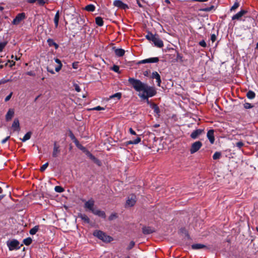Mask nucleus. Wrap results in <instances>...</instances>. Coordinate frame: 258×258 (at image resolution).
Segmentation results:
<instances>
[{"instance_id":"nucleus-24","label":"nucleus","mask_w":258,"mask_h":258,"mask_svg":"<svg viewBox=\"0 0 258 258\" xmlns=\"http://www.w3.org/2000/svg\"><path fill=\"white\" fill-rule=\"evenodd\" d=\"M79 217L87 223H89L90 222L89 218L86 215L84 214H80L79 215Z\"/></svg>"},{"instance_id":"nucleus-23","label":"nucleus","mask_w":258,"mask_h":258,"mask_svg":"<svg viewBox=\"0 0 258 258\" xmlns=\"http://www.w3.org/2000/svg\"><path fill=\"white\" fill-rule=\"evenodd\" d=\"M59 19V11H57L56 13L54 18V22L55 24V27L57 28L58 25V22Z\"/></svg>"},{"instance_id":"nucleus-26","label":"nucleus","mask_w":258,"mask_h":258,"mask_svg":"<svg viewBox=\"0 0 258 258\" xmlns=\"http://www.w3.org/2000/svg\"><path fill=\"white\" fill-rule=\"evenodd\" d=\"M205 247V245L200 243L194 244L191 245V247L194 249H199Z\"/></svg>"},{"instance_id":"nucleus-31","label":"nucleus","mask_w":258,"mask_h":258,"mask_svg":"<svg viewBox=\"0 0 258 258\" xmlns=\"http://www.w3.org/2000/svg\"><path fill=\"white\" fill-rule=\"evenodd\" d=\"M39 230V226H34L33 228H32V229H30V234L31 235H34L36 233V232L38 231Z\"/></svg>"},{"instance_id":"nucleus-7","label":"nucleus","mask_w":258,"mask_h":258,"mask_svg":"<svg viewBox=\"0 0 258 258\" xmlns=\"http://www.w3.org/2000/svg\"><path fill=\"white\" fill-rule=\"evenodd\" d=\"M94 201L92 199H91L85 202L84 204V208L92 212V210H94L95 209L94 208Z\"/></svg>"},{"instance_id":"nucleus-53","label":"nucleus","mask_w":258,"mask_h":258,"mask_svg":"<svg viewBox=\"0 0 258 258\" xmlns=\"http://www.w3.org/2000/svg\"><path fill=\"white\" fill-rule=\"evenodd\" d=\"M10 139V136H8L5 139H3L2 141V144H5L6 143V142Z\"/></svg>"},{"instance_id":"nucleus-32","label":"nucleus","mask_w":258,"mask_h":258,"mask_svg":"<svg viewBox=\"0 0 258 258\" xmlns=\"http://www.w3.org/2000/svg\"><path fill=\"white\" fill-rule=\"evenodd\" d=\"M31 132H28L26 133L25 136H24L23 138L22 139V141L23 142H26V141L29 140L31 138Z\"/></svg>"},{"instance_id":"nucleus-27","label":"nucleus","mask_w":258,"mask_h":258,"mask_svg":"<svg viewBox=\"0 0 258 258\" xmlns=\"http://www.w3.org/2000/svg\"><path fill=\"white\" fill-rule=\"evenodd\" d=\"M95 22L96 24L99 26H102L104 24L103 19L100 17H97L95 18Z\"/></svg>"},{"instance_id":"nucleus-50","label":"nucleus","mask_w":258,"mask_h":258,"mask_svg":"<svg viewBox=\"0 0 258 258\" xmlns=\"http://www.w3.org/2000/svg\"><path fill=\"white\" fill-rule=\"evenodd\" d=\"M62 65H58L57 67H55V70L56 72H58L61 69Z\"/></svg>"},{"instance_id":"nucleus-35","label":"nucleus","mask_w":258,"mask_h":258,"mask_svg":"<svg viewBox=\"0 0 258 258\" xmlns=\"http://www.w3.org/2000/svg\"><path fill=\"white\" fill-rule=\"evenodd\" d=\"M121 94L120 93H116L111 95L110 97V98L112 99L114 98H116L117 100H119L121 98Z\"/></svg>"},{"instance_id":"nucleus-42","label":"nucleus","mask_w":258,"mask_h":258,"mask_svg":"<svg viewBox=\"0 0 258 258\" xmlns=\"http://www.w3.org/2000/svg\"><path fill=\"white\" fill-rule=\"evenodd\" d=\"M244 107L245 109H250L253 107V106L249 103H245L244 104Z\"/></svg>"},{"instance_id":"nucleus-46","label":"nucleus","mask_w":258,"mask_h":258,"mask_svg":"<svg viewBox=\"0 0 258 258\" xmlns=\"http://www.w3.org/2000/svg\"><path fill=\"white\" fill-rule=\"evenodd\" d=\"M135 245V242L133 241H132L130 242L127 249L128 250H130L131 249H132Z\"/></svg>"},{"instance_id":"nucleus-29","label":"nucleus","mask_w":258,"mask_h":258,"mask_svg":"<svg viewBox=\"0 0 258 258\" xmlns=\"http://www.w3.org/2000/svg\"><path fill=\"white\" fill-rule=\"evenodd\" d=\"M47 43L49 46H54L55 49H57L58 47V44H57L54 41L51 39H48L47 40Z\"/></svg>"},{"instance_id":"nucleus-2","label":"nucleus","mask_w":258,"mask_h":258,"mask_svg":"<svg viewBox=\"0 0 258 258\" xmlns=\"http://www.w3.org/2000/svg\"><path fill=\"white\" fill-rule=\"evenodd\" d=\"M93 235L105 242H109L113 240L111 236L106 235L104 232L100 230L95 231Z\"/></svg>"},{"instance_id":"nucleus-11","label":"nucleus","mask_w":258,"mask_h":258,"mask_svg":"<svg viewBox=\"0 0 258 258\" xmlns=\"http://www.w3.org/2000/svg\"><path fill=\"white\" fill-rule=\"evenodd\" d=\"M207 137L208 138L210 143L211 144H213L215 142L214 130H209L207 133Z\"/></svg>"},{"instance_id":"nucleus-57","label":"nucleus","mask_w":258,"mask_h":258,"mask_svg":"<svg viewBox=\"0 0 258 258\" xmlns=\"http://www.w3.org/2000/svg\"><path fill=\"white\" fill-rule=\"evenodd\" d=\"M12 96V93H11L10 94H9L8 96H7L6 98H5V101H9L11 97Z\"/></svg>"},{"instance_id":"nucleus-17","label":"nucleus","mask_w":258,"mask_h":258,"mask_svg":"<svg viewBox=\"0 0 258 258\" xmlns=\"http://www.w3.org/2000/svg\"><path fill=\"white\" fill-rule=\"evenodd\" d=\"M92 213L94 215H97L99 217H102L103 218H105L106 217L105 213L104 211L99 210L97 209H94V210H92Z\"/></svg>"},{"instance_id":"nucleus-5","label":"nucleus","mask_w":258,"mask_h":258,"mask_svg":"<svg viewBox=\"0 0 258 258\" xmlns=\"http://www.w3.org/2000/svg\"><path fill=\"white\" fill-rule=\"evenodd\" d=\"M25 18V14L24 13L18 14L13 20L12 24L14 25H18Z\"/></svg>"},{"instance_id":"nucleus-47","label":"nucleus","mask_w":258,"mask_h":258,"mask_svg":"<svg viewBox=\"0 0 258 258\" xmlns=\"http://www.w3.org/2000/svg\"><path fill=\"white\" fill-rule=\"evenodd\" d=\"M199 45L203 47H206L207 46L206 42L204 40L200 41Z\"/></svg>"},{"instance_id":"nucleus-37","label":"nucleus","mask_w":258,"mask_h":258,"mask_svg":"<svg viewBox=\"0 0 258 258\" xmlns=\"http://www.w3.org/2000/svg\"><path fill=\"white\" fill-rule=\"evenodd\" d=\"M221 156V154L220 152H215L213 156V159L214 160H217L218 159H219L220 158V157Z\"/></svg>"},{"instance_id":"nucleus-21","label":"nucleus","mask_w":258,"mask_h":258,"mask_svg":"<svg viewBox=\"0 0 258 258\" xmlns=\"http://www.w3.org/2000/svg\"><path fill=\"white\" fill-rule=\"evenodd\" d=\"M30 3H34L37 2L38 4L40 6H43L46 3H47L48 0H27Z\"/></svg>"},{"instance_id":"nucleus-56","label":"nucleus","mask_w":258,"mask_h":258,"mask_svg":"<svg viewBox=\"0 0 258 258\" xmlns=\"http://www.w3.org/2000/svg\"><path fill=\"white\" fill-rule=\"evenodd\" d=\"M75 90L78 92L81 91V89L80 88V87L78 85H75Z\"/></svg>"},{"instance_id":"nucleus-34","label":"nucleus","mask_w":258,"mask_h":258,"mask_svg":"<svg viewBox=\"0 0 258 258\" xmlns=\"http://www.w3.org/2000/svg\"><path fill=\"white\" fill-rule=\"evenodd\" d=\"M156 35H153V34H152L151 33H149L146 36V38L150 40V41H153V40L154 39L155 36Z\"/></svg>"},{"instance_id":"nucleus-1","label":"nucleus","mask_w":258,"mask_h":258,"mask_svg":"<svg viewBox=\"0 0 258 258\" xmlns=\"http://www.w3.org/2000/svg\"><path fill=\"white\" fill-rule=\"evenodd\" d=\"M128 82L132 85L134 89L139 92V96L142 99L146 100L150 107L153 109L154 112L159 116L160 109L157 104L151 103L148 100L149 97H152L156 95V91L152 87L149 86L147 84L142 82L140 80L130 78Z\"/></svg>"},{"instance_id":"nucleus-60","label":"nucleus","mask_w":258,"mask_h":258,"mask_svg":"<svg viewBox=\"0 0 258 258\" xmlns=\"http://www.w3.org/2000/svg\"><path fill=\"white\" fill-rule=\"evenodd\" d=\"M47 70L48 72L52 74H54V72L53 70H50L48 68H47Z\"/></svg>"},{"instance_id":"nucleus-28","label":"nucleus","mask_w":258,"mask_h":258,"mask_svg":"<svg viewBox=\"0 0 258 258\" xmlns=\"http://www.w3.org/2000/svg\"><path fill=\"white\" fill-rule=\"evenodd\" d=\"M74 142L76 146L79 149H80V150H81L83 152H85L86 151V149L85 148V147H83L82 145H81L79 143V142L77 139L74 140Z\"/></svg>"},{"instance_id":"nucleus-10","label":"nucleus","mask_w":258,"mask_h":258,"mask_svg":"<svg viewBox=\"0 0 258 258\" xmlns=\"http://www.w3.org/2000/svg\"><path fill=\"white\" fill-rule=\"evenodd\" d=\"M155 46H156L158 47L161 48L163 46V42L162 40H161L158 36L155 35L154 39L152 41Z\"/></svg>"},{"instance_id":"nucleus-22","label":"nucleus","mask_w":258,"mask_h":258,"mask_svg":"<svg viewBox=\"0 0 258 258\" xmlns=\"http://www.w3.org/2000/svg\"><path fill=\"white\" fill-rule=\"evenodd\" d=\"M143 232L145 234H149L154 232V230L149 227H144L143 228Z\"/></svg>"},{"instance_id":"nucleus-38","label":"nucleus","mask_w":258,"mask_h":258,"mask_svg":"<svg viewBox=\"0 0 258 258\" xmlns=\"http://www.w3.org/2000/svg\"><path fill=\"white\" fill-rule=\"evenodd\" d=\"M8 42L7 41H3L0 42V52H2L5 46L7 45Z\"/></svg>"},{"instance_id":"nucleus-43","label":"nucleus","mask_w":258,"mask_h":258,"mask_svg":"<svg viewBox=\"0 0 258 258\" xmlns=\"http://www.w3.org/2000/svg\"><path fill=\"white\" fill-rule=\"evenodd\" d=\"M91 110H98V111H99V110H104V108L102 107H101L100 106H96L95 107H94V108L91 109Z\"/></svg>"},{"instance_id":"nucleus-59","label":"nucleus","mask_w":258,"mask_h":258,"mask_svg":"<svg viewBox=\"0 0 258 258\" xmlns=\"http://www.w3.org/2000/svg\"><path fill=\"white\" fill-rule=\"evenodd\" d=\"M55 61L58 64V65H62V63L60 60L58 58H55Z\"/></svg>"},{"instance_id":"nucleus-9","label":"nucleus","mask_w":258,"mask_h":258,"mask_svg":"<svg viewBox=\"0 0 258 258\" xmlns=\"http://www.w3.org/2000/svg\"><path fill=\"white\" fill-rule=\"evenodd\" d=\"M136 202V196L134 195H131L128 197L126 201V205L129 207H132L135 205Z\"/></svg>"},{"instance_id":"nucleus-44","label":"nucleus","mask_w":258,"mask_h":258,"mask_svg":"<svg viewBox=\"0 0 258 258\" xmlns=\"http://www.w3.org/2000/svg\"><path fill=\"white\" fill-rule=\"evenodd\" d=\"M48 165V163H46L44 164H43L40 168L41 171H44L46 169V168L47 167Z\"/></svg>"},{"instance_id":"nucleus-48","label":"nucleus","mask_w":258,"mask_h":258,"mask_svg":"<svg viewBox=\"0 0 258 258\" xmlns=\"http://www.w3.org/2000/svg\"><path fill=\"white\" fill-rule=\"evenodd\" d=\"M243 143L241 141L238 142L236 144V146L239 149L241 148L243 146Z\"/></svg>"},{"instance_id":"nucleus-54","label":"nucleus","mask_w":258,"mask_h":258,"mask_svg":"<svg viewBox=\"0 0 258 258\" xmlns=\"http://www.w3.org/2000/svg\"><path fill=\"white\" fill-rule=\"evenodd\" d=\"M129 132L131 134L133 135H136V133L135 132V131H134L132 128H130L129 129Z\"/></svg>"},{"instance_id":"nucleus-36","label":"nucleus","mask_w":258,"mask_h":258,"mask_svg":"<svg viewBox=\"0 0 258 258\" xmlns=\"http://www.w3.org/2000/svg\"><path fill=\"white\" fill-rule=\"evenodd\" d=\"M32 242V240L31 238L28 237L24 239L23 242L26 245H30Z\"/></svg>"},{"instance_id":"nucleus-33","label":"nucleus","mask_w":258,"mask_h":258,"mask_svg":"<svg viewBox=\"0 0 258 258\" xmlns=\"http://www.w3.org/2000/svg\"><path fill=\"white\" fill-rule=\"evenodd\" d=\"M84 152L86 153V155L92 160L93 161L94 159H95L96 157L87 150H86V151Z\"/></svg>"},{"instance_id":"nucleus-62","label":"nucleus","mask_w":258,"mask_h":258,"mask_svg":"<svg viewBox=\"0 0 258 258\" xmlns=\"http://www.w3.org/2000/svg\"><path fill=\"white\" fill-rule=\"evenodd\" d=\"M137 3H138V5H139V6L140 7H142V5L141 4V3H140L139 2H138H138H137Z\"/></svg>"},{"instance_id":"nucleus-52","label":"nucleus","mask_w":258,"mask_h":258,"mask_svg":"<svg viewBox=\"0 0 258 258\" xmlns=\"http://www.w3.org/2000/svg\"><path fill=\"white\" fill-rule=\"evenodd\" d=\"M26 74L27 75L31 76H34L35 75V74L32 71L27 72Z\"/></svg>"},{"instance_id":"nucleus-6","label":"nucleus","mask_w":258,"mask_h":258,"mask_svg":"<svg viewBox=\"0 0 258 258\" xmlns=\"http://www.w3.org/2000/svg\"><path fill=\"white\" fill-rule=\"evenodd\" d=\"M113 5L115 7H117L118 8H120L123 10L128 9V6L120 0L114 1L113 2Z\"/></svg>"},{"instance_id":"nucleus-64","label":"nucleus","mask_w":258,"mask_h":258,"mask_svg":"<svg viewBox=\"0 0 258 258\" xmlns=\"http://www.w3.org/2000/svg\"><path fill=\"white\" fill-rule=\"evenodd\" d=\"M256 48L258 49V42L256 43Z\"/></svg>"},{"instance_id":"nucleus-20","label":"nucleus","mask_w":258,"mask_h":258,"mask_svg":"<svg viewBox=\"0 0 258 258\" xmlns=\"http://www.w3.org/2000/svg\"><path fill=\"white\" fill-rule=\"evenodd\" d=\"M114 52L117 56L121 57L124 54L125 51L122 48H117L114 50Z\"/></svg>"},{"instance_id":"nucleus-8","label":"nucleus","mask_w":258,"mask_h":258,"mask_svg":"<svg viewBox=\"0 0 258 258\" xmlns=\"http://www.w3.org/2000/svg\"><path fill=\"white\" fill-rule=\"evenodd\" d=\"M159 61V58L157 57H151L145 59H143L140 61L138 63L139 64H143L146 63H155Z\"/></svg>"},{"instance_id":"nucleus-61","label":"nucleus","mask_w":258,"mask_h":258,"mask_svg":"<svg viewBox=\"0 0 258 258\" xmlns=\"http://www.w3.org/2000/svg\"><path fill=\"white\" fill-rule=\"evenodd\" d=\"M208 1V0H193V1H194V2H207Z\"/></svg>"},{"instance_id":"nucleus-63","label":"nucleus","mask_w":258,"mask_h":258,"mask_svg":"<svg viewBox=\"0 0 258 258\" xmlns=\"http://www.w3.org/2000/svg\"><path fill=\"white\" fill-rule=\"evenodd\" d=\"M3 192V189L2 188L0 187V194H2Z\"/></svg>"},{"instance_id":"nucleus-55","label":"nucleus","mask_w":258,"mask_h":258,"mask_svg":"<svg viewBox=\"0 0 258 258\" xmlns=\"http://www.w3.org/2000/svg\"><path fill=\"white\" fill-rule=\"evenodd\" d=\"M93 161L97 165H100V161L96 158H95V159H94Z\"/></svg>"},{"instance_id":"nucleus-15","label":"nucleus","mask_w":258,"mask_h":258,"mask_svg":"<svg viewBox=\"0 0 258 258\" xmlns=\"http://www.w3.org/2000/svg\"><path fill=\"white\" fill-rule=\"evenodd\" d=\"M203 132V130L201 129L196 130L191 133L190 137L193 139H196L198 137V136L202 134Z\"/></svg>"},{"instance_id":"nucleus-18","label":"nucleus","mask_w":258,"mask_h":258,"mask_svg":"<svg viewBox=\"0 0 258 258\" xmlns=\"http://www.w3.org/2000/svg\"><path fill=\"white\" fill-rule=\"evenodd\" d=\"M141 141V138L139 136H137L136 138L132 141H129L126 142H125V145L126 146L131 144H137L139 143Z\"/></svg>"},{"instance_id":"nucleus-40","label":"nucleus","mask_w":258,"mask_h":258,"mask_svg":"<svg viewBox=\"0 0 258 258\" xmlns=\"http://www.w3.org/2000/svg\"><path fill=\"white\" fill-rule=\"evenodd\" d=\"M214 9V6L212 5L211 7L203 8L202 9V11L204 12H209V11H211V10H213Z\"/></svg>"},{"instance_id":"nucleus-19","label":"nucleus","mask_w":258,"mask_h":258,"mask_svg":"<svg viewBox=\"0 0 258 258\" xmlns=\"http://www.w3.org/2000/svg\"><path fill=\"white\" fill-rule=\"evenodd\" d=\"M14 109H10L6 115V119L7 121H9L13 117V116H14Z\"/></svg>"},{"instance_id":"nucleus-14","label":"nucleus","mask_w":258,"mask_h":258,"mask_svg":"<svg viewBox=\"0 0 258 258\" xmlns=\"http://www.w3.org/2000/svg\"><path fill=\"white\" fill-rule=\"evenodd\" d=\"M152 78L156 80L157 85L160 86L161 80L160 75L157 72H153L152 74Z\"/></svg>"},{"instance_id":"nucleus-12","label":"nucleus","mask_w":258,"mask_h":258,"mask_svg":"<svg viewBox=\"0 0 258 258\" xmlns=\"http://www.w3.org/2000/svg\"><path fill=\"white\" fill-rule=\"evenodd\" d=\"M12 128L14 131H20V123L19 120L18 118H15L12 125Z\"/></svg>"},{"instance_id":"nucleus-39","label":"nucleus","mask_w":258,"mask_h":258,"mask_svg":"<svg viewBox=\"0 0 258 258\" xmlns=\"http://www.w3.org/2000/svg\"><path fill=\"white\" fill-rule=\"evenodd\" d=\"M55 191L57 192H62L63 191V188L60 186H56L54 188Z\"/></svg>"},{"instance_id":"nucleus-41","label":"nucleus","mask_w":258,"mask_h":258,"mask_svg":"<svg viewBox=\"0 0 258 258\" xmlns=\"http://www.w3.org/2000/svg\"><path fill=\"white\" fill-rule=\"evenodd\" d=\"M238 7H239V3H237V2H235L234 4V5H233V6L231 8L230 10L231 11H234L235 9L238 8Z\"/></svg>"},{"instance_id":"nucleus-16","label":"nucleus","mask_w":258,"mask_h":258,"mask_svg":"<svg viewBox=\"0 0 258 258\" xmlns=\"http://www.w3.org/2000/svg\"><path fill=\"white\" fill-rule=\"evenodd\" d=\"M246 13V11L244 10H241L240 12L237 13L236 14L233 16L232 20H239Z\"/></svg>"},{"instance_id":"nucleus-49","label":"nucleus","mask_w":258,"mask_h":258,"mask_svg":"<svg viewBox=\"0 0 258 258\" xmlns=\"http://www.w3.org/2000/svg\"><path fill=\"white\" fill-rule=\"evenodd\" d=\"M116 218V215L115 214H112L109 217V220H112Z\"/></svg>"},{"instance_id":"nucleus-45","label":"nucleus","mask_w":258,"mask_h":258,"mask_svg":"<svg viewBox=\"0 0 258 258\" xmlns=\"http://www.w3.org/2000/svg\"><path fill=\"white\" fill-rule=\"evenodd\" d=\"M112 70L116 73H118L119 70V68L118 66L114 65L113 66Z\"/></svg>"},{"instance_id":"nucleus-3","label":"nucleus","mask_w":258,"mask_h":258,"mask_svg":"<svg viewBox=\"0 0 258 258\" xmlns=\"http://www.w3.org/2000/svg\"><path fill=\"white\" fill-rule=\"evenodd\" d=\"M202 142L199 141L192 143L189 150L190 154H193L198 151L202 147Z\"/></svg>"},{"instance_id":"nucleus-58","label":"nucleus","mask_w":258,"mask_h":258,"mask_svg":"<svg viewBox=\"0 0 258 258\" xmlns=\"http://www.w3.org/2000/svg\"><path fill=\"white\" fill-rule=\"evenodd\" d=\"M78 62H74L73 63V68L74 69H77L78 68Z\"/></svg>"},{"instance_id":"nucleus-4","label":"nucleus","mask_w":258,"mask_h":258,"mask_svg":"<svg viewBox=\"0 0 258 258\" xmlns=\"http://www.w3.org/2000/svg\"><path fill=\"white\" fill-rule=\"evenodd\" d=\"M8 246L10 250L17 249L19 248V242L17 240H13L7 242Z\"/></svg>"},{"instance_id":"nucleus-30","label":"nucleus","mask_w":258,"mask_h":258,"mask_svg":"<svg viewBox=\"0 0 258 258\" xmlns=\"http://www.w3.org/2000/svg\"><path fill=\"white\" fill-rule=\"evenodd\" d=\"M255 94L254 92L252 91H249L246 94V96L248 98L252 99L255 97Z\"/></svg>"},{"instance_id":"nucleus-51","label":"nucleus","mask_w":258,"mask_h":258,"mask_svg":"<svg viewBox=\"0 0 258 258\" xmlns=\"http://www.w3.org/2000/svg\"><path fill=\"white\" fill-rule=\"evenodd\" d=\"M211 39L213 42H214L216 39V35L215 34H212L211 37Z\"/></svg>"},{"instance_id":"nucleus-13","label":"nucleus","mask_w":258,"mask_h":258,"mask_svg":"<svg viewBox=\"0 0 258 258\" xmlns=\"http://www.w3.org/2000/svg\"><path fill=\"white\" fill-rule=\"evenodd\" d=\"M59 153V146L56 144V142H54L52 152V156L53 157H56L58 156Z\"/></svg>"},{"instance_id":"nucleus-25","label":"nucleus","mask_w":258,"mask_h":258,"mask_svg":"<svg viewBox=\"0 0 258 258\" xmlns=\"http://www.w3.org/2000/svg\"><path fill=\"white\" fill-rule=\"evenodd\" d=\"M85 10L88 12H94L95 10V7L93 4H90V5H87L85 7Z\"/></svg>"}]
</instances>
